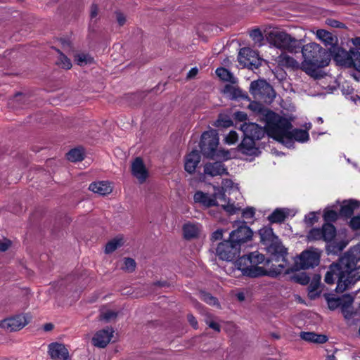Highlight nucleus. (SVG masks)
Returning a JSON list of instances; mask_svg holds the SVG:
<instances>
[{
  "label": "nucleus",
  "mask_w": 360,
  "mask_h": 360,
  "mask_svg": "<svg viewBox=\"0 0 360 360\" xmlns=\"http://www.w3.org/2000/svg\"><path fill=\"white\" fill-rule=\"evenodd\" d=\"M326 360H336V359L333 355H330V356H328Z\"/></svg>",
  "instance_id": "338daca9"
},
{
  "label": "nucleus",
  "mask_w": 360,
  "mask_h": 360,
  "mask_svg": "<svg viewBox=\"0 0 360 360\" xmlns=\"http://www.w3.org/2000/svg\"><path fill=\"white\" fill-rule=\"evenodd\" d=\"M202 226L198 222L187 221L182 226L183 236L186 240H192L200 236Z\"/></svg>",
  "instance_id": "aec40b11"
},
{
  "label": "nucleus",
  "mask_w": 360,
  "mask_h": 360,
  "mask_svg": "<svg viewBox=\"0 0 360 360\" xmlns=\"http://www.w3.org/2000/svg\"><path fill=\"white\" fill-rule=\"evenodd\" d=\"M233 117L236 120H237L240 122L245 121L248 118L247 114L244 112H240V111H237V112H234Z\"/></svg>",
  "instance_id": "8fccbe9b"
},
{
  "label": "nucleus",
  "mask_w": 360,
  "mask_h": 360,
  "mask_svg": "<svg viewBox=\"0 0 360 360\" xmlns=\"http://www.w3.org/2000/svg\"><path fill=\"white\" fill-rule=\"evenodd\" d=\"M322 251L318 248H310L303 251L295 259V266L290 268L287 263L288 274L290 271H297L300 269H307L318 266L320 262V258Z\"/></svg>",
  "instance_id": "6e6552de"
},
{
  "label": "nucleus",
  "mask_w": 360,
  "mask_h": 360,
  "mask_svg": "<svg viewBox=\"0 0 360 360\" xmlns=\"http://www.w3.org/2000/svg\"><path fill=\"white\" fill-rule=\"evenodd\" d=\"M207 324L211 328L214 329V330L218 332L220 330L219 325L217 323L214 321H210L207 322Z\"/></svg>",
  "instance_id": "680f3d73"
},
{
  "label": "nucleus",
  "mask_w": 360,
  "mask_h": 360,
  "mask_svg": "<svg viewBox=\"0 0 360 360\" xmlns=\"http://www.w3.org/2000/svg\"><path fill=\"white\" fill-rule=\"evenodd\" d=\"M252 236V230L245 222H242L236 229L231 232L229 238L240 249L241 244L250 240Z\"/></svg>",
  "instance_id": "f3484780"
},
{
  "label": "nucleus",
  "mask_w": 360,
  "mask_h": 360,
  "mask_svg": "<svg viewBox=\"0 0 360 360\" xmlns=\"http://www.w3.org/2000/svg\"><path fill=\"white\" fill-rule=\"evenodd\" d=\"M300 338L307 342L319 344L324 343L328 340L327 336L313 332H302Z\"/></svg>",
  "instance_id": "bb28decb"
},
{
  "label": "nucleus",
  "mask_w": 360,
  "mask_h": 360,
  "mask_svg": "<svg viewBox=\"0 0 360 360\" xmlns=\"http://www.w3.org/2000/svg\"><path fill=\"white\" fill-rule=\"evenodd\" d=\"M294 278L297 283L302 285H307L310 281L309 277L304 273L296 274Z\"/></svg>",
  "instance_id": "c03bdc74"
},
{
  "label": "nucleus",
  "mask_w": 360,
  "mask_h": 360,
  "mask_svg": "<svg viewBox=\"0 0 360 360\" xmlns=\"http://www.w3.org/2000/svg\"><path fill=\"white\" fill-rule=\"evenodd\" d=\"M238 59L241 65L252 70L258 68L262 63L258 53L250 48L240 49Z\"/></svg>",
  "instance_id": "ddd939ff"
},
{
  "label": "nucleus",
  "mask_w": 360,
  "mask_h": 360,
  "mask_svg": "<svg viewBox=\"0 0 360 360\" xmlns=\"http://www.w3.org/2000/svg\"><path fill=\"white\" fill-rule=\"evenodd\" d=\"M188 320L193 327H194V328L197 327L198 322H197L195 318L193 315H188Z\"/></svg>",
  "instance_id": "052dcab7"
},
{
  "label": "nucleus",
  "mask_w": 360,
  "mask_h": 360,
  "mask_svg": "<svg viewBox=\"0 0 360 360\" xmlns=\"http://www.w3.org/2000/svg\"><path fill=\"white\" fill-rule=\"evenodd\" d=\"M116 18H117V22L119 23V25L120 26L123 25L125 23L126 18H125V16L122 13H117L116 14Z\"/></svg>",
  "instance_id": "6e6d98bb"
},
{
  "label": "nucleus",
  "mask_w": 360,
  "mask_h": 360,
  "mask_svg": "<svg viewBox=\"0 0 360 360\" xmlns=\"http://www.w3.org/2000/svg\"><path fill=\"white\" fill-rule=\"evenodd\" d=\"M136 267V262L131 258H124L122 269L127 272H131L134 271Z\"/></svg>",
  "instance_id": "a19ab883"
},
{
  "label": "nucleus",
  "mask_w": 360,
  "mask_h": 360,
  "mask_svg": "<svg viewBox=\"0 0 360 360\" xmlns=\"http://www.w3.org/2000/svg\"><path fill=\"white\" fill-rule=\"evenodd\" d=\"M336 236V229L335 226L330 224L326 223L322 228H314L309 232L307 238L309 240H320L325 242L332 241Z\"/></svg>",
  "instance_id": "9b49d317"
},
{
  "label": "nucleus",
  "mask_w": 360,
  "mask_h": 360,
  "mask_svg": "<svg viewBox=\"0 0 360 360\" xmlns=\"http://www.w3.org/2000/svg\"><path fill=\"white\" fill-rule=\"evenodd\" d=\"M352 41L355 46H358L360 48V37L354 38L352 39Z\"/></svg>",
  "instance_id": "e2e57ef3"
},
{
  "label": "nucleus",
  "mask_w": 360,
  "mask_h": 360,
  "mask_svg": "<svg viewBox=\"0 0 360 360\" xmlns=\"http://www.w3.org/2000/svg\"><path fill=\"white\" fill-rule=\"evenodd\" d=\"M123 244V238L122 236H117L106 244L105 252L108 254L111 253Z\"/></svg>",
  "instance_id": "72a5a7b5"
},
{
  "label": "nucleus",
  "mask_w": 360,
  "mask_h": 360,
  "mask_svg": "<svg viewBox=\"0 0 360 360\" xmlns=\"http://www.w3.org/2000/svg\"><path fill=\"white\" fill-rule=\"evenodd\" d=\"M352 58L349 68H354L357 71L360 72V52L354 49H351Z\"/></svg>",
  "instance_id": "c9c22d12"
},
{
  "label": "nucleus",
  "mask_w": 360,
  "mask_h": 360,
  "mask_svg": "<svg viewBox=\"0 0 360 360\" xmlns=\"http://www.w3.org/2000/svg\"><path fill=\"white\" fill-rule=\"evenodd\" d=\"M89 189L100 195L110 194L112 191V187L108 181H98L91 183Z\"/></svg>",
  "instance_id": "393cba45"
},
{
  "label": "nucleus",
  "mask_w": 360,
  "mask_h": 360,
  "mask_svg": "<svg viewBox=\"0 0 360 360\" xmlns=\"http://www.w3.org/2000/svg\"><path fill=\"white\" fill-rule=\"evenodd\" d=\"M250 36L252 37L254 40L256 41H260L262 39V34L259 30H253L251 32Z\"/></svg>",
  "instance_id": "3c124183"
},
{
  "label": "nucleus",
  "mask_w": 360,
  "mask_h": 360,
  "mask_svg": "<svg viewBox=\"0 0 360 360\" xmlns=\"http://www.w3.org/2000/svg\"><path fill=\"white\" fill-rule=\"evenodd\" d=\"M255 214V211L253 207H248L243 211V217L245 219H252Z\"/></svg>",
  "instance_id": "09e8293b"
},
{
  "label": "nucleus",
  "mask_w": 360,
  "mask_h": 360,
  "mask_svg": "<svg viewBox=\"0 0 360 360\" xmlns=\"http://www.w3.org/2000/svg\"><path fill=\"white\" fill-rule=\"evenodd\" d=\"M266 39L271 46L282 51L296 53L302 47L303 39H297L285 31L274 30L266 35Z\"/></svg>",
  "instance_id": "0eeeda50"
},
{
  "label": "nucleus",
  "mask_w": 360,
  "mask_h": 360,
  "mask_svg": "<svg viewBox=\"0 0 360 360\" xmlns=\"http://www.w3.org/2000/svg\"><path fill=\"white\" fill-rule=\"evenodd\" d=\"M117 314L112 310H102L100 314V320L105 321V322H109L112 320L115 319Z\"/></svg>",
  "instance_id": "4c0bfd02"
},
{
  "label": "nucleus",
  "mask_w": 360,
  "mask_h": 360,
  "mask_svg": "<svg viewBox=\"0 0 360 360\" xmlns=\"http://www.w3.org/2000/svg\"><path fill=\"white\" fill-rule=\"evenodd\" d=\"M250 92L255 99L265 102L272 101L276 96L273 87L264 79L252 82Z\"/></svg>",
  "instance_id": "1a4fd4ad"
},
{
  "label": "nucleus",
  "mask_w": 360,
  "mask_h": 360,
  "mask_svg": "<svg viewBox=\"0 0 360 360\" xmlns=\"http://www.w3.org/2000/svg\"><path fill=\"white\" fill-rule=\"evenodd\" d=\"M338 217V213L333 210L326 208L324 210L323 219L326 223L336 221Z\"/></svg>",
  "instance_id": "58836bf2"
},
{
  "label": "nucleus",
  "mask_w": 360,
  "mask_h": 360,
  "mask_svg": "<svg viewBox=\"0 0 360 360\" xmlns=\"http://www.w3.org/2000/svg\"><path fill=\"white\" fill-rule=\"evenodd\" d=\"M84 152L82 148L72 149L67 154L68 159L72 162L82 161L84 159Z\"/></svg>",
  "instance_id": "f704fd0d"
},
{
  "label": "nucleus",
  "mask_w": 360,
  "mask_h": 360,
  "mask_svg": "<svg viewBox=\"0 0 360 360\" xmlns=\"http://www.w3.org/2000/svg\"><path fill=\"white\" fill-rule=\"evenodd\" d=\"M289 214V210L285 208H276L271 214L268 217L269 220L272 223H280L283 221Z\"/></svg>",
  "instance_id": "c756f323"
},
{
  "label": "nucleus",
  "mask_w": 360,
  "mask_h": 360,
  "mask_svg": "<svg viewBox=\"0 0 360 360\" xmlns=\"http://www.w3.org/2000/svg\"><path fill=\"white\" fill-rule=\"evenodd\" d=\"M248 291L247 290H243V291L238 292L236 294V296L239 301L243 302L245 300V297H246V295H248Z\"/></svg>",
  "instance_id": "603ef678"
},
{
  "label": "nucleus",
  "mask_w": 360,
  "mask_h": 360,
  "mask_svg": "<svg viewBox=\"0 0 360 360\" xmlns=\"http://www.w3.org/2000/svg\"><path fill=\"white\" fill-rule=\"evenodd\" d=\"M94 59L88 54L80 53L75 56V61L79 65H84L90 64L93 62Z\"/></svg>",
  "instance_id": "e433bc0d"
},
{
  "label": "nucleus",
  "mask_w": 360,
  "mask_h": 360,
  "mask_svg": "<svg viewBox=\"0 0 360 360\" xmlns=\"http://www.w3.org/2000/svg\"><path fill=\"white\" fill-rule=\"evenodd\" d=\"M218 133L214 129L205 131L201 136L200 149L203 155L210 158L227 160L231 158L229 150H217L219 145Z\"/></svg>",
  "instance_id": "423d86ee"
},
{
  "label": "nucleus",
  "mask_w": 360,
  "mask_h": 360,
  "mask_svg": "<svg viewBox=\"0 0 360 360\" xmlns=\"http://www.w3.org/2000/svg\"><path fill=\"white\" fill-rule=\"evenodd\" d=\"M49 353L54 360H67L69 357L68 350L65 345L57 342L49 345Z\"/></svg>",
  "instance_id": "412c9836"
},
{
  "label": "nucleus",
  "mask_w": 360,
  "mask_h": 360,
  "mask_svg": "<svg viewBox=\"0 0 360 360\" xmlns=\"http://www.w3.org/2000/svg\"><path fill=\"white\" fill-rule=\"evenodd\" d=\"M198 69L197 68H193L187 74V78L192 79L197 75Z\"/></svg>",
  "instance_id": "4d7b16f0"
},
{
  "label": "nucleus",
  "mask_w": 360,
  "mask_h": 360,
  "mask_svg": "<svg viewBox=\"0 0 360 360\" xmlns=\"http://www.w3.org/2000/svg\"><path fill=\"white\" fill-rule=\"evenodd\" d=\"M132 175L140 184L144 183L148 177V171L141 158H136L131 166Z\"/></svg>",
  "instance_id": "6ab92c4d"
},
{
  "label": "nucleus",
  "mask_w": 360,
  "mask_h": 360,
  "mask_svg": "<svg viewBox=\"0 0 360 360\" xmlns=\"http://www.w3.org/2000/svg\"><path fill=\"white\" fill-rule=\"evenodd\" d=\"M259 235L261 242L266 245L268 252L271 255V262L278 263L279 270H285L287 267V249L274 235L273 229L269 226H264L259 230Z\"/></svg>",
  "instance_id": "39448f33"
},
{
  "label": "nucleus",
  "mask_w": 360,
  "mask_h": 360,
  "mask_svg": "<svg viewBox=\"0 0 360 360\" xmlns=\"http://www.w3.org/2000/svg\"><path fill=\"white\" fill-rule=\"evenodd\" d=\"M217 255L219 259L225 261H231L239 253L240 248L229 238L220 243L217 248Z\"/></svg>",
  "instance_id": "2eb2a0df"
},
{
  "label": "nucleus",
  "mask_w": 360,
  "mask_h": 360,
  "mask_svg": "<svg viewBox=\"0 0 360 360\" xmlns=\"http://www.w3.org/2000/svg\"><path fill=\"white\" fill-rule=\"evenodd\" d=\"M240 150L248 155H255L257 154L258 148L255 147V139L251 137L244 136L243 139L240 144Z\"/></svg>",
  "instance_id": "b1692460"
},
{
  "label": "nucleus",
  "mask_w": 360,
  "mask_h": 360,
  "mask_svg": "<svg viewBox=\"0 0 360 360\" xmlns=\"http://www.w3.org/2000/svg\"><path fill=\"white\" fill-rule=\"evenodd\" d=\"M304 58L301 68L311 77L319 79L323 77L321 68L326 66L328 61L326 56V51L315 42L309 43L302 47Z\"/></svg>",
  "instance_id": "20e7f679"
},
{
  "label": "nucleus",
  "mask_w": 360,
  "mask_h": 360,
  "mask_svg": "<svg viewBox=\"0 0 360 360\" xmlns=\"http://www.w3.org/2000/svg\"><path fill=\"white\" fill-rule=\"evenodd\" d=\"M349 226L352 229L357 230L360 229V216L352 217L349 221Z\"/></svg>",
  "instance_id": "de8ad7c7"
},
{
  "label": "nucleus",
  "mask_w": 360,
  "mask_h": 360,
  "mask_svg": "<svg viewBox=\"0 0 360 360\" xmlns=\"http://www.w3.org/2000/svg\"><path fill=\"white\" fill-rule=\"evenodd\" d=\"M316 121L319 122V123H323V120L322 119V117H319L316 118Z\"/></svg>",
  "instance_id": "774afa93"
},
{
  "label": "nucleus",
  "mask_w": 360,
  "mask_h": 360,
  "mask_svg": "<svg viewBox=\"0 0 360 360\" xmlns=\"http://www.w3.org/2000/svg\"><path fill=\"white\" fill-rule=\"evenodd\" d=\"M30 316L25 314H19L0 321V327L7 331H16L22 329L30 321Z\"/></svg>",
  "instance_id": "dca6fc26"
},
{
  "label": "nucleus",
  "mask_w": 360,
  "mask_h": 360,
  "mask_svg": "<svg viewBox=\"0 0 360 360\" xmlns=\"http://www.w3.org/2000/svg\"><path fill=\"white\" fill-rule=\"evenodd\" d=\"M264 110H269V109H262L259 112V119L264 123V127H262L255 123H244L241 125L240 129L243 132L244 136L251 137L253 139H261L265 134L269 135L266 130V122L261 120V113Z\"/></svg>",
  "instance_id": "4468645a"
},
{
  "label": "nucleus",
  "mask_w": 360,
  "mask_h": 360,
  "mask_svg": "<svg viewBox=\"0 0 360 360\" xmlns=\"http://www.w3.org/2000/svg\"><path fill=\"white\" fill-rule=\"evenodd\" d=\"M58 64L60 66H61L63 68H65L67 70L70 69L72 67V63H71L70 60L67 56H65L64 54H63L62 53H60L59 58L58 60Z\"/></svg>",
  "instance_id": "79ce46f5"
},
{
  "label": "nucleus",
  "mask_w": 360,
  "mask_h": 360,
  "mask_svg": "<svg viewBox=\"0 0 360 360\" xmlns=\"http://www.w3.org/2000/svg\"><path fill=\"white\" fill-rule=\"evenodd\" d=\"M236 266L243 276L251 278L264 275L276 277L283 272H288L287 267L285 270H279L278 263L271 262V259L265 260L264 255L257 251L239 257L236 261Z\"/></svg>",
  "instance_id": "7ed1b4c3"
},
{
  "label": "nucleus",
  "mask_w": 360,
  "mask_h": 360,
  "mask_svg": "<svg viewBox=\"0 0 360 360\" xmlns=\"http://www.w3.org/2000/svg\"><path fill=\"white\" fill-rule=\"evenodd\" d=\"M277 63L279 65L285 68H297L299 67V63L286 53H282L278 56Z\"/></svg>",
  "instance_id": "c85d7f7f"
},
{
  "label": "nucleus",
  "mask_w": 360,
  "mask_h": 360,
  "mask_svg": "<svg viewBox=\"0 0 360 360\" xmlns=\"http://www.w3.org/2000/svg\"><path fill=\"white\" fill-rule=\"evenodd\" d=\"M335 60L342 65H345L348 67L349 64L351 63L352 58V53L351 49L349 51H347L342 49H337L335 56Z\"/></svg>",
  "instance_id": "cd10ccee"
},
{
  "label": "nucleus",
  "mask_w": 360,
  "mask_h": 360,
  "mask_svg": "<svg viewBox=\"0 0 360 360\" xmlns=\"http://www.w3.org/2000/svg\"><path fill=\"white\" fill-rule=\"evenodd\" d=\"M46 331H49L53 329V325L51 323H46L44 327Z\"/></svg>",
  "instance_id": "0e129e2a"
},
{
  "label": "nucleus",
  "mask_w": 360,
  "mask_h": 360,
  "mask_svg": "<svg viewBox=\"0 0 360 360\" xmlns=\"http://www.w3.org/2000/svg\"><path fill=\"white\" fill-rule=\"evenodd\" d=\"M11 243L8 240L0 241V251L4 252L8 249Z\"/></svg>",
  "instance_id": "5fc2aeb1"
},
{
  "label": "nucleus",
  "mask_w": 360,
  "mask_h": 360,
  "mask_svg": "<svg viewBox=\"0 0 360 360\" xmlns=\"http://www.w3.org/2000/svg\"><path fill=\"white\" fill-rule=\"evenodd\" d=\"M222 91L231 99H235L243 96L242 91L239 88L231 84H226Z\"/></svg>",
  "instance_id": "2f4dec72"
},
{
  "label": "nucleus",
  "mask_w": 360,
  "mask_h": 360,
  "mask_svg": "<svg viewBox=\"0 0 360 360\" xmlns=\"http://www.w3.org/2000/svg\"><path fill=\"white\" fill-rule=\"evenodd\" d=\"M216 74L223 81L229 82L231 84H235L236 82V79L226 68H218L216 70Z\"/></svg>",
  "instance_id": "473e14b6"
},
{
  "label": "nucleus",
  "mask_w": 360,
  "mask_h": 360,
  "mask_svg": "<svg viewBox=\"0 0 360 360\" xmlns=\"http://www.w3.org/2000/svg\"><path fill=\"white\" fill-rule=\"evenodd\" d=\"M200 298L210 305L217 304V300L208 292H200Z\"/></svg>",
  "instance_id": "ea45409f"
},
{
  "label": "nucleus",
  "mask_w": 360,
  "mask_h": 360,
  "mask_svg": "<svg viewBox=\"0 0 360 360\" xmlns=\"http://www.w3.org/2000/svg\"><path fill=\"white\" fill-rule=\"evenodd\" d=\"M114 333L112 328L108 327L98 330L92 338V343L99 348L105 347L110 342Z\"/></svg>",
  "instance_id": "a211bd4d"
},
{
  "label": "nucleus",
  "mask_w": 360,
  "mask_h": 360,
  "mask_svg": "<svg viewBox=\"0 0 360 360\" xmlns=\"http://www.w3.org/2000/svg\"><path fill=\"white\" fill-rule=\"evenodd\" d=\"M217 192H221L225 194L226 202H221V205L230 214H233L240 210V207L236 205L234 202L226 198V195L232 193L238 192V184H234L230 179H224L221 183V188H214Z\"/></svg>",
  "instance_id": "9d476101"
},
{
  "label": "nucleus",
  "mask_w": 360,
  "mask_h": 360,
  "mask_svg": "<svg viewBox=\"0 0 360 360\" xmlns=\"http://www.w3.org/2000/svg\"><path fill=\"white\" fill-rule=\"evenodd\" d=\"M261 120L266 122L269 136L288 148L292 146L294 141L304 143L309 140V136L307 130L292 129L291 120L271 110L262 111Z\"/></svg>",
  "instance_id": "f257e3e1"
},
{
  "label": "nucleus",
  "mask_w": 360,
  "mask_h": 360,
  "mask_svg": "<svg viewBox=\"0 0 360 360\" xmlns=\"http://www.w3.org/2000/svg\"><path fill=\"white\" fill-rule=\"evenodd\" d=\"M316 37L321 41L326 46L334 45L337 39L333 36V34L324 30H319L316 33Z\"/></svg>",
  "instance_id": "7c9ffc66"
},
{
  "label": "nucleus",
  "mask_w": 360,
  "mask_h": 360,
  "mask_svg": "<svg viewBox=\"0 0 360 360\" xmlns=\"http://www.w3.org/2000/svg\"><path fill=\"white\" fill-rule=\"evenodd\" d=\"M358 205L359 202L356 200H345L341 205L339 214L347 218L350 217Z\"/></svg>",
  "instance_id": "a878e982"
},
{
  "label": "nucleus",
  "mask_w": 360,
  "mask_h": 360,
  "mask_svg": "<svg viewBox=\"0 0 360 360\" xmlns=\"http://www.w3.org/2000/svg\"><path fill=\"white\" fill-rule=\"evenodd\" d=\"M360 280V265L356 266L353 252L345 253L337 263L330 265L324 281L328 284L337 281V292H343Z\"/></svg>",
  "instance_id": "f03ea898"
},
{
  "label": "nucleus",
  "mask_w": 360,
  "mask_h": 360,
  "mask_svg": "<svg viewBox=\"0 0 360 360\" xmlns=\"http://www.w3.org/2000/svg\"><path fill=\"white\" fill-rule=\"evenodd\" d=\"M233 122L229 118H219L217 120L216 126L221 127H229L232 125Z\"/></svg>",
  "instance_id": "49530a36"
},
{
  "label": "nucleus",
  "mask_w": 360,
  "mask_h": 360,
  "mask_svg": "<svg viewBox=\"0 0 360 360\" xmlns=\"http://www.w3.org/2000/svg\"><path fill=\"white\" fill-rule=\"evenodd\" d=\"M98 6L96 4H93L91 7L90 15L91 18H94L98 15Z\"/></svg>",
  "instance_id": "13d9d810"
},
{
  "label": "nucleus",
  "mask_w": 360,
  "mask_h": 360,
  "mask_svg": "<svg viewBox=\"0 0 360 360\" xmlns=\"http://www.w3.org/2000/svg\"><path fill=\"white\" fill-rule=\"evenodd\" d=\"M339 305L338 300H330L328 301V307L330 309H335Z\"/></svg>",
  "instance_id": "bf43d9fd"
},
{
  "label": "nucleus",
  "mask_w": 360,
  "mask_h": 360,
  "mask_svg": "<svg viewBox=\"0 0 360 360\" xmlns=\"http://www.w3.org/2000/svg\"><path fill=\"white\" fill-rule=\"evenodd\" d=\"M238 140V135L236 131H231L225 137L224 141L229 145L236 143Z\"/></svg>",
  "instance_id": "37998d69"
},
{
  "label": "nucleus",
  "mask_w": 360,
  "mask_h": 360,
  "mask_svg": "<svg viewBox=\"0 0 360 360\" xmlns=\"http://www.w3.org/2000/svg\"><path fill=\"white\" fill-rule=\"evenodd\" d=\"M218 200L220 202H226L225 194L221 192H217L214 190L213 195L198 191L193 195L195 203H198L205 207H210L212 206L219 205Z\"/></svg>",
  "instance_id": "f8f14e48"
},
{
  "label": "nucleus",
  "mask_w": 360,
  "mask_h": 360,
  "mask_svg": "<svg viewBox=\"0 0 360 360\" xmlns=\"http://www.w3.org/2000/svg\"><path fill=\"white\" fill-rule=\"evenodd\" d=\"M204 172L211 176H221L227 174V169L221 162L208 163L205 165Z\"/></svg>",
  "instance_id": "5701e85b"
},
{
  "label": "nucleus",
  "mask_w": 360,
  "mask_h": 360,
  "mask_svg": "<svg viewBox=\"0 0 360 360\" xmlns=\"http://www.w3.org/2000/svg\"><path fill=\"white\" fill-rule=\"evenodd\" d=\"M318 221L316 212H311L305 216L304 221L307 225L311 226Z\"/></svg>",
  "instance_id": "a18cd8bd"
},
{
  "label": "nucleus",
  "mask_w": 360,
  "mask_h": 360,
  "mask_svg": "<svg viewBox=\"0 0 360 360\" xmlns=\"http://www.w3.org/2000/svg\"><path fill=\"white\" fill-rule=\"evenodd\" d=\"M304 127L306 129L305 130H307V131L309 129H311V123H307V124H305Z\"/></svg>",
  "instance_id": "69168bd1"
},
{
  "label": "nucleus",
  "mask_w": 360,
  "mask_h": 360,
  "mask_svg": "<svg viewBox=\"0 0 360 360\" xmlns=\"http://www.w3.org/2000/svg\"><path fill=\"white\" fill-rule=\"evenodd\" d=\"M223 236V231L221 229H218L214 231L212 235V239L214 240H217L221 239Z\"/></svg>",
  "instance_id": "864d4df0"
},
{
  "label": "nucleus",
  "mask_w": 360,
  "mask_h": 360,
  "mask_svg": "<svg viewBox=\"0 0 360 360\" xmlns=\"http://www.w3.org/2000/svg\"><path fill=\"white\" fill-rule=\"evenodd\" d=\"M200 154L198 150H192L186 158L185 170L190 174L193 173L200 161Z\"/></svg>",
  "instance_id": "4be33fe9"
}]
</instances>
